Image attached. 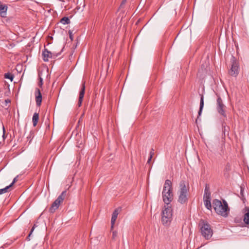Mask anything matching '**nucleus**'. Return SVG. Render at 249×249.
Segmentation results:
<instances>
[{"instance_id":"11","label":"nucleus","mask_w":249,"mask_h":249,"mask_svg":"<svg viewBox=\"0 0 249 249\" xmlns=\"http://www.w3.org/2000/svg\"><path fill=\"white\" fill-rule=\"evenodd\" d=\"M85 92V82H83L82 84V87L81 90L80 91L79 93V97L78 99V106L79 107H81L82 105V103L83 101V99L84 96Z\"/></svg>"},{"instance_id":"1","label":"nucleus","mask_w":249,"mask_h":249,"mask_svg":"<svg viewBox=\"0 0 249 249\" xmlns=\"http://www.w3.org/2000/svg\"><path fill=\"white\" fill-rule=\"evenodd\" d=\"M189 186L188 183L185 180H181L179 183L178 194V202L182 204L188 202Z\"/></svg>"},{"instance_id":"5","label":"nucleus","mask_w":249,"mask_h":249,"mask_svg":"<svg viewBox=\"0 0 249 249\" xmlns=\"http://www.w3.org/2000/svg\"><path fill=\"white\" fill-rule=\"evenodd\" d=\"M172 219V209L170 206H164L162 211L161 222L164 225H168Z\"/></svg>"},{"instance_id":"14","label":"nucleus","mask_w":249,"mask_h":249,"mask_svg":"<svg viewBox=\"0 0 249 249\" xmlns=\"http://www.w3.org/2000/svg\"><path fill=\"white\" fill-rule=\"evenodd\" d=\"M118 214H119V213H118V210H114V211L113 212V213L112 214V217H111V228H113V226H114L115 222L116 220V219L117 218Z\"/></svg>"},{"instance_id":"15","label":"nucleus","mask_w":249,"mask_h":249,"mask_svg":"<svg viewBox=\"0 0 249 249\" xmlns=\"http://www.w3.org/2000/svg\"><path fill=\"white\" fill-rule=\"evenodd\" d=\"M200 107L198 112V116H200L202 113V109L204 107V96L202 94H200Z\"/></svg>"},{"instance_id":"30","label":"nucleus","mask_w":249,"mask_h":249,"mask_svg":"<svg viewBox=\"0 0 249 249\" xmlns=\"http://www.w3.org/2000/svg\"><path fill=\"white\" fill-rule=\"evenodd\" d=\"M154 155V149L153 148L151 149V151L150 152V156L151 155L153 157Z\"/></svg>"},{"instance_id":"12","label":"nucleus","mask_w":249,"mask_h":249,"mask_svg":"<svg viewBox=\"0 0 249 249\" xmlns=\"http://www.w3.org/2000/svg\"><path fill=\"white\" fill-rule=\"evenodd\" d=\"M60 203L59 202H57V200L56 199L52 204L51 207L50 208L49 211L51 213H53L55 212V211L58 208Z\"/></svg>"},{"instance_id":"6","label":"nucleus","mask_w":249,"mask_h":249,"mask_svg":"<svg viewBox=\"0 0 249 249\" xmlns=\"http://www.w3.org/2000/svg\"><path fill=\"white\" fill-rule=\"evenodd\" d=\"M231 65L230 70H229V74L234 77H236L239 73V64L238 62L237 61L235 57L232 56L231 59Z\"/></svg>"},{"instance_id":"28","label":"nucleus","mask_w":249,"mask_h":249,"mask_svg":"<svg viewBox=\"0 0 249 249\" xmlns=\"http://www.w3.org/2000/svg\"><path fill=\"white\" fill-rule=\"evenodd\" d=\"M69 37L71 39V40H73V35L72 34V32L70 30L69 31Z\"/></svg>"},{"instance_id":"33","label":"nucleus","mask_w":249,"mask_h":249,"mask_svg":"<svg viewBox=\"0 0 249 249\" xmlns=\"http://www.w3.org/2000/svg\"><path fill=\"white\" fill-rule=\"evenodd\" d=\"M3 134L2 137H3V138H4V137H5V135H4L5 129H4V127H3Z\"/></svg>"},{"instance_id":"21","label":"nucleus","mask_w":249,"mask_h":249,"mask_svg":"<svg viewBox=\"0 0 249 249\" xmlns=\"http://www.w3.org/2000/svg\"><path fill=\"white\" fill-rule=\"evenodd\" d=\"M4 78L10 79L11 81H12L14 79V76L13 74L9 72H7L4 74Z\"/></svg>"},{"instance_id":"10","label":"nucleus","mask_w":249,"mask_h":249,"mask_svg":"<svg viewBox=\"0 0 249 249\" xmlns=\"http://www.w3.org/2000/svg\"><path fill=\"white\" fill-rule=\"evenodd\" d=\"M36 102L37 106L40 107L42 102V96L40 90L38 88H36L35 92Z\"/></svg>"},{"instance_id":"31","label":"nucleus","mask_w":249,"mask_h":249,"mask_svg":"<svg viewBox=\"0 0 249 249\" xmlns=\"http://www.w3.org/2000/svg\"><path fill=\"white\" fill-rule=\"evenodd\" d=\"M117 235V232L116 231H113V238H114Z\"/></svg>"},{"instance_id":"2","label":"nucleus","mask_w":249,"mask_h":249,"mask_svg":"<svg viewBox=\"0 0 249 249\" xmlns=\"http://www.w3.org/2000/svg\"><path fill=\"white\" fill-rule=\"evenodd\" d=\"M223 204L218 199H214L213 200V207L215 213L223 217H227L230 209L228 207V203L225 200H223Z\"/></svg>"},{"instance_id":"20","label":"nucleus","mask_w":249,"mask_h":249,"mask_svg":"<svg viewBox=\"0 0 249 249\" xmlns=\"http://www.w3.org/2000/svg\"><path fill=\"white\" fill-rule=\"evenodd\" d=\"M60 22L64 25L68 24L70 23V20L68 17H64L61 19Z\"/></svg>"},{"instance_id":"3","label":"nucleus","mask_w":249,"mask_h":249,"mask_svg":"<svg viewBox=\"0 0 249 249\" xmlns=\"http://www.w3.org/2000/svg\"><path fill=\"white\" fill-rule=\"evenodd\" d=\"M162 194L165 206H170V203L173 199L172 182L170 180H165Z\"/></svg>"},{"instance_id":"13","label":"nucleus","mask_w":249,"mask_h":249,"mask_svg":"<svg viewBox=\"0 0 249 249\" xmlns=\"http://www.w3.org/2000/svg\"><path fill=\"white\" fill-rule=\"evenodd\" d=\"M245 211L243 221L246 224L249 225V208L246 207Z\"/></svg>"},{"instance_id":"32","label":"nucleus","mask_w":249,"mask_h":249,"mask_svg":"<svg viewBox=\"0 0 249 249\" xmlns=\"http://www.w3.org/2000/svg\"><path fill=\"white\" fill-rule=\"evenodd\" d=\"M125 1H122V2L121 3L120 6H122L123 5H124L125 4Z\"/></svg>"},{"instance_id":"29","label":"nucleus","mask_w":249,"mask_h":249,"mask_svg":"<svg viewBox=\"0 0 249 249\" xmlns=\"http://www.w3.org/2000/svg\"><path fill=\"white\" fill-rule=\"evenodd\" d=\"M152 158V157L151 155H150L149 158H148V160H147V163H150V161H151V160Z\"/></svg>"},{"instance_id":"17","label":"nucleus","mask_w":249,"mask_h":249,"mask_svg":"<svg viewBox=\"0 0 249 249\" xmlns=\"http://www.w3.org/2000/svg\"><path fill=\"white\" fill-rule=\"evenodd\" d=\"M67 192L66 191H63L61 194L58 196V197L57 198V202H59V203H61L64 199H65V197L66 195Z\"/></svg>"},{"instance_id":"26","label":"nucleus","mask_w":249,"mask_h":249,"mask_svg":"<svg viewBox=\"0 0 249 249\" xmlns=\"http://www.w3.org/2000/svg\"><path fill=\"white\" fill-rule=\"evenodd\" d=\"M240 195L241 196L242 199H243V197H244V188L242 186L240 187Z\"/></svg>"},{"instance_id":"19","label":"nucleus","mask_w":249,"mask_h":249,"mask_svg":"<svg viewBox=\"0 0 249 249\" xmlns=\"http://www.w3.org/2000/svg\"><path fill=\"white\" fill-rule=\"evenodd\" d=\"M77 8L82 10L86 5L85 1H77Z\"/></svg>"},{"instance_id":"27","label":"nucleus","mask_w":249,"mask_h":249,"mask_svg":"<svg viewBox=\"0 0 249 249\" xmlns=\"http://www.w3.org/2000/svg\"><path fill=\"white\" fill-rule=\"evenodd\" d=\"M17 177H16L14 178L12 182L9 185L10 187H11L14 184V183L17 181Z\"/></svg>"},{"instance_id":"24","label":"nucleus","mask_w":249,"mask_h":249,"mask_svg":"<svg viewBox=\"0 0 249 249\" xmlns=\"http://www.w3.org/2000/svg\"><path fill=\"white\" fill-rule=\"evenodd\" d=\"M222 130L224 134H225L226 132L228 133L229 127L228 126H226L225 124H222Z\"/></svg>"},{"instance_id":"4","label":"nucleus","mask_w":249,"mask_h":249,"mask_svg":"<svg viewBox=\"0 0 249 249\" xmlns=\"http://www.w3.org/2000/svg\"><path fill=\"white\" fill-rule=\"evenodd\" d=\"M200 227V231L202 235L206 239H210L213 234L210 225L206 221L201 220L199 225Z\"/></svg>"},{"instance_id":"7","label":"nucleus","mask_w":249,"mask_h":249,"mask_svg":"<svg viewBox=\"0 0 249 249\" xmlns=\"http://www.w3.org/2000/svg\"><path fill=\"white\" fill-rule=\"evenodd\" d=\"M203 200L205 207L207 209L211 210L212 208V205L211 203V192L209 190V188L207 185H206L205 188Z\"/></svg>"},{"instance_id":"22","label":"nucleus","mask_w":249,"mask_h":249,"mask_svg":"<svg viewBox=\"0 0 249 249\" xmlns=\"http://www.w3.org/2000/svg\"><path fill=\"white\" fill-rule=\"evenodd\" d=\"M10 188L11 187L8 185L3 189H0V195L8 192L9 191V189H10Z\"/></svg>"},{"instance_id":"25","label":"nucleus","mask_w":249,"mask_h":249,"mask_svg":"<svg viewBox=\"0 0 249 249\" xmlns=\"http://www.w3.org/2000/svg\"><path fill=\"white\" fill-rule=\"evenodd\" d=\"M36 227V224H34V226H33V227H32V229H31V231H30V233H29V234L28 236H27V239L28 241L30 240V237L31 235L32 234V232H33V231H34V229H35V227Z\"/></svg>"},{"instance_id":"8","label":"nucleus","mask_w":249,"mask_h":249,"mask_svg":"<svg viewBox=\"0 0 249 249\" xmlns=\"http://www.w3.org/2000/svg\"><path fill=\"white\" fill-rule=\"evenodd\" d=\"M217 98L216 100V109L217 112L224 117H226L225 112L226 106L223 103V101L219 95H217Z\"/></svg>"},{"instance_id":"18","label":"nucleus","mask_w":249,"mask_h":249,"mask_svg":"<svg viewBox=\"0 0 249 249\" xmlns=\"http://www.w3.org/2000/svg\"><path fill=\"white\" fill-rule=\"evenodd\" d=\"M231 170V165L229 163H227L225 165L224 169V174L225 176L228 175L229 172Z\"/></svg>"},{"instance_id":"23","label":"nucleus","mask_w":249,"mask_h":249,"mask_svg":"<svg viewBox=\"0 0 249 249\" xmlns=\"http://www.w3.org/2000/svg\"><path fill=\"white\" fill-rule=\"evenodd\" d=\"M38 77H39V82H38V86L42 88L43 85V78L41 77L40 73H38Z\"/></svg>"},{"instance_id":"9","label":"nucleus","mask_w":249,"mask_h":249,"mask_svg":"<svg viewBox=\"0 0 249 249\" xmlns=\"http://www.w3.org/2000/svg\"><path fill=\"white\" fill-rule=\"evenodd\" d=\"M60 53L61 52L58 53H52L50 51H49L47 49L45 48L42 53L43 60L45 62H47L49 61V58L56 57L60 55Z\"/></svg>"},{"instance_id":"16","label":"nucleus","mask_w":249,"mask_h":249,"mask_svg":"<svg viewBox=\"0 0 249 249\" xmlns=\"http://www.w3.org/2000/svg\"><path fill=\"white\" fill-rule=\"evenodd\" d=\"M38 119H39V114L36 112L34 113L33 116V118H32L34 126H36V125L38 121Z\"/></svg>"},{"instance_id":"34","label":"nucleus","mask_w":249,"mask_h":249,"mask_svg":"<svg viewBox=\"0 0 249 249\" xmlns=\"http://www.w3.org/2000/svg\"><path fill=\"white\" fill-rule=\"evenodd\" d=\"M5 101H6V103H10V101L9 100H6Z\"/></svg>"}]
</instances>
